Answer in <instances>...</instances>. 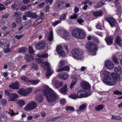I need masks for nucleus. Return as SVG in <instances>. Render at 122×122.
<instances>
[{
	"instance_id": "1",
	"label": "nucleus",
	"mask_w": 122,
	"mask_h": 122,
	"mask_svg": "<svg viewBox=\"0 0 122 122\" xmlns=\"http://www.w3.org/2000/svg\"><path fill=\"white\" fill-rule=\"evenodd\" d=\"M115 71L117 74L114 73L111 74L108 71H105L101 72V76L102 78L103 82L107 85L112 86L116 84L117 81L119 80L122 74L121 67L117 65H116Z\"/></svg>"
},
{
	"instance_id": "2",
	"label": "nucleus",
	"mask_w": 122,
	"mask_h": 122,
	"mask_svg": "<svg viewBox=\"0 0 122 122\" xmlns=\"http://www.w3.org/2000/svg\"><path fill=\"white\" fill-rule=\"evenodd\" d=\"M42 92L47 101L49 102H53L58 99L57 94L48 86L46 87L42 90Z\"/></svg>"
},
{
	"instance_id": "3",
	"label": "nucleus",
	"mask_w": 122,
	"mask_h": 122,
	"mask_svg": "<svg viewBox=\"0 0 122 122\" xmlns=\"http://www.w3.org/2000/svg\"><path fill=\"white\" fill-rule=\"evenodd\" d=\"M71 32L74 37L78 39H82L86 36L85 32L78 28H73Z\"/></svg>"
},
{
	"instance_id": "4",
	"label": "nucleus",
	"mask_w": 122,
	"mask_h": 122,
	"mask_svg": "<svg viewBox=\"0 0 122 122\" xmlns=\"http://www.w3.org/2000/svg\"><path fill=\"white\" fill-rule=\"evenodd\" d=\"M72 57L77 60H80L83 58L84 54L78 48L73 49L71 52Z\"/></svg>"
},
{
	"instance_id": "5",
	"label": "nucleus",
	"mask_w": 122,
	"mask_h": 122,
	"mask_svg": "<svg viewBox=\"0 0 122 122\" xmlns=\"http://www.w3.org/2000/svg\"><path fill=\"white\" fill-rule=\"evenodd\" d=\"M88 46L87 48L88 52L90 53L92 55H95L97 50L96 44L93 42H91L89 43Z\"/></svg>"
},
{
	"instance_id": "6",
	"label": "nucleus",
	"mask_w": 122,
	"mask_h": 122,
	"mask_svg": "<svg viewBox=\"0 0 122 122\" xmlns=\"http://www.w3.org/2000/svg\"><path fill=\"white\" fill-rule=\"evenodd\" d=\"M46 43L44 40H42L38 42L36 45V49L37 50H43L45 49Z\"/></svg>"
},
{
	"instance_id": "7",
	"label": "nucleus",
	"mask_w": 122,
	"mask_h": 122,
	"mask_svg": "<svg viewBox=\"0 0 122 122\" xmlns=\"http://www.w3.org/2000/svg\"><path fill=\"white\" fill-rule=\"evenodd\" d=\"M105 20L108 22L111 27H113L116 24L115 19L112 17H107Z\"/></svg>"
},
{
	"instance_id": "8",
	"label": "nucleus",
	"mask_w": 122,
	"mask_h": 122,
	"mask_svg": "<svg viewBox=\"0 0 122 122\" xmlns=\"http://www.w3.org/2000/svg\"><path fill=\"white\" fill-rule=\"evenodd\" d=\"M82 88L85 90L90 91L91 90V86L88 82L85 81H83L81 83Z\"/></svg>"
},
{
	"instance_id": "9",
	"label": "nucleus",
	"mask_w": 122,
	"mask_h": 122,
	"mask_svg": "<svg viewBox=\"0 0 122 122\" xmlns=\"http://www.w3.org/2000/svg\"><path fill=\"white\" fill-rule=\"evenodd\" d=\"M20 86L19 81H16L10 84L9 87L13 90L18 89L19 88Z\"/></svg>"
},
{
	"instance_id": "10",
	"label": "nucleus",
	"mask_w": 122,
	"mask_h": 122,
	"mask_svg": "<svg viewBox=\"0 0 122 122\" xmlns=\"http://www.w3.org/2000/svg\"><path fill=\"white\" fill-rule=\"evenodd\" d=\"M62 48L61 46H58L56 48V51L59 55L64 57L65 55V52L62 50Z\"/></svg>"
},
{
	"instance_id": "11",
	"label": "nucleus",
	"mask_w": 122,
	"mask_h": 122,
	"mask_svg": "<svg viewBox=\"0 0 122 122\" xmlns=\"http://www.w3.org/2000/svg\"><path fill=\"white\" fill-rule=\"evenodd\" d=\"M85 92L82 90H79L78 91L77 95V98H82L87 97L88 96L87 94H84Z\"/></svg>"
},
{
	"instance_id": "12",
	"label": "nucleus",
	"mask_w": 122,
	"mask_h": 122,
	"mask_svg": "<svg viewBox=\"0 0 122 122\" xmlns=\"http://www.w3.org/2000/svg\"><path fill=\"white\" fill-rule=\"evenodd\" d=\"M113 39L112 37L109 36L106 37L105 41L107 45L110 46L113 43Z\"/></svg>"
},
{
	"instance_id": "13",
	"label": "nucleus",
	"mask_w": 122,
	"mask_h": 122,
	"mask_svg": "<svg viewBox=\"0 0 122 122\" xmlns=\"http://www.w3.org/2000/svg\"><path fill=\"white\" fill-rule=\"evenodd\" d=\"M105 65L107 68L110 69H113L114 66L113 64L111 62V61H107L105 63Z\"/></svg>"
},
{
	"instance_id": "14",
	"label": "nucleus",
	"mask_w": 122,
	"mask_h": 122,
	"mask_svg": "<svg viewBox=\"0 0 122 122\" xmlns=\"http://www.w3.org/2000/svg\"><path fill=\"white\" fill-rule=\"evenodd\" d=\"M58 76L64 80L67 79L69 78V76L66 73H63L58 74Z\"/></svg>"
},
{
	"instance_id": "15",
	"label": "nucleus",
	"mask_w": 122,
	"mask_h": 122,
	"mask_svg": "<svg viewBox=\"0 0 122 122\" xmlns=\"http://www.w3.org/2000/svg\"><path fill=\"white\" fill-rule=\"evenodd\" d=\"M36 101L39 103H41L43 101L44 98L40 94H38L35 97Z\"/></svg>"
},
{
	"instance_id": "16",
	"label": "nucleus",
	"mask_w": 122,
	"mask_h": 122,
	"mask_svg": "<svg viewBox=\"0 0 122 122\" xmlns=\"http://www.w3.org/2000/svg\"><path fill=\"white\" fill-rule=\"evenodd\" d=\"M93 15L95 16H101L103 14V12L101 10L93 11L92 12Z\"/></svg>"
},
{
	"instance_id": "17",
	"label": "nucleus",
	"mask_w": 122,
	"mask_h": 122,
	"mask_svg": "<svg viewBox=\"0 0 122 122\" xmlns=\"http://www.w3.org/2000/svg\"><path fill=\"white\" fill-rule=\"evenodd\" d=\"M67 87V85H65L61 89L60 91L61 94L64 95L66 94L68 90Z\"/></svg>"
},
{
	"instance_id": "18",
	"label": "nucleus",
	"mask_w": 122,
	"mask_h": 122,
	"mask_svg": "<svg viewBox=\"0 0 122 122\" xmlns=\"http://www.w3.org/2000/svg\"><path fill=\"white\" fill-rule=\"evenodd\" d=\"M18 97V95L15 93H12L10 97L9 101H15L16 100V98Z\"/></svg>"
},
{
	"instance_id": "19",
	"label": "nucleus",
	"mask_w": 122,
	"mask_h": 122,
	"mask_svg": "<svg viewBox=\"0 0 122 122\" xmlns=\"http://www.w3.org/2000/svg\"><path fill=\"white\" fill-rule=\"evenodd\" d=\"M25 59L26 62H28L34 60V58L32 55L26 54L25 55Z\"/></svg>"
},
{
	"instance_id": "20",
	"label": "nucleus",
	"mask_w": 122,
	"mask_h": 122,
	"mask_svg": "<svg viewBox=\"0 0 122 122\" xmlns=\"http://www.w3.org/2000/svg\"><path fill=\"white\" fill-rule=\"evenodd\" d=\"M19 93L20 95L22 96H25L27 94L26 90L24 88H21L19 90Z\"/></svg>"
},
{
	"instance_id": "21",
	"label": "nucleus",
	"mask_w": 122,
	"mask_h": 122,
	"mask_svg": "<svg viewBox=\"0 0 122 122\" xmlns=\"http://www.w3.org/2000/svg\"><path fill=\"white\" fill-rule=\"evenodd\" d=\"M63 84V82H62L56 81L55 82L54 84L56 87L58 88L62 86Z\"/></svg>"
},
{
	"instance_id": "22",
	"label": "nucleus",
	"mask_w": 122,
	"mask_h": 122,
	"mask_svg": "<svg viewBox=\"0 0 122 122\" xmlns=\"http://www.w3.org/2000/svg\"><path fill=\"white\" fill-rule=\"evenodd\" d=\"M70 70L69 67L68 66H65L58 69L57 70L58 72L62 71H69Z\"/></svg>"
},
{
	"instance_id": "23",
	"label": "nucleus",
	"mask_w": 122,
	"mask_h": 122,
	"mask_svg": "<svg viewBox=\"0 0 122 122\" xmlns=\"http://www.w3.org/2000/svg\"><path fill=\"white\" fill-rule=\"evenodd\" d=\"M21 79L29 85L30 80L28 79L25 76H23L20 78Z\"/></svg>"
},
{
	"instance_id": "24",
	"label": "nucleus",
	"mask_w": 122,
	"mask_h": 122,
	"mask_svg": "<svg viewBox=\"0 0 122 122\" xmlns=\"http://www.w3.org/2000/svg\"><path fill=\"white\" fill-rule=\"evenodd\" d=\"M104 107V105L102 104H101L98 105L97 106L95 107V108L96 111H99L102 109Z\"/></svg>"
},
{
	"instance_id": "25",
	"label": "nucleus",
	"mask_w": 122,
	"mask_h": 122,
	"mask_svg": "<svg viewBox=\"0 0 122 122\" xmlns=\"http://www.w3.org/2000/svg\"><path fill=\"white\" fill-rule=\"evenodd\" d=\"M122 41V39L121 36L119 35L117 36L115 39V42L117 44H119V43Z\"/></svg>"
},
{
	"instance_id": "26",
	"label": "nucleus",
	"mask_w": 122,
	"mask_h": 122,
	"mask_svg": "<svg viewBox=\"0 0 122 122\" xmlns=\"http://www.w3.org/2000/svg\"><path fill=\"white\" fill-rule=\"evenodd\" d=\"M12 93H11L10 90L6 89L5 91V94L9 97H10Z\"/></svg>"
},
{
	"instance_id": "27",
	"label": "nucleus",
	"mask_w": 122,
	"mask_h": 122,
	"mask_svg": "<svg viewBox=\"0 0 122 122\" xmlns=\"http://www.w3.org/2000/svg\"><path fill=\"white\" fill-rule=\"evenodd\" d=\"M64 37L66 40H68L69 39L70 35L67 31H65L64 33Z\"/></svg>"
},
{
	"instance_id": "28",
	"label": "nucleus",
	"mask_w": 122,
	"mask_h": 122,
	"mask_svg": "<svg viewBox=\"0 0 122 122\" xmlns=\"http://www.w3.org/2000/svg\"><path fill=\"white\" fill-rule=\"evenodd\" d=\"M39 82V80H30L29 85L31 84L36 85Z\"/></svg>"
},
{
	"instance_id": "29",
	"label": "nucleus",
	"mask_w": 122,
	"mask_h": 122,
	"mask_svg": "<svg viewBox=\"0 0 122 122\" xmlns=\"http://www.w3.org/2000/svg\"><path fill=\"white\" fill-rule=\"evenodd\" d=\"M31 67L32 69L36 70H37L38 69V65L37 64L33 62L32 63Z\"/></svg>"
},
{
	"instance_id": "30",
	"label": "nucleus",
	"mask_w": 122,
	"mask_h": 122,
	"mask_svg": "<svg viewBox=\"0 0 122 122\" xmlns=\"http://www.w3.org/2000/svg\"><path fill=\"white\" fill-rule=\"evenodd\" d=\"M64 3L60 2L58 3L57 7H58L60 9H63L65 8V6L64 5Z\"/></svg>"
},
{
	"instance_id": "31",
	"label": "nucleus",
	"mask_w": 122,
	"mask_h": 122,
	"mask_svg": "<svg viewBox=\"0 0 122 122\" xmlns=\"http://www.w3.org/2000/svg\"><path fill=\"white\" fill-rule=\"evenodd\" d=\"M53 34L52 32H50L48 37V40L50 41H52L53 39Z\"/></svg>"
},
{
	"instance_id": "32",
	"label": "nucleus",
	"mask_w": 122,
	"mask_h": 122,
	"mask_svg": "<svg viewBox=\"0 0 122 122\" xmlns=\"http://www.w3.org/2000/svg\"><path fill=\"white\" fill-rule=\"evenodd\" d=\"M66 14H61L60 17V19L61 20H66Z\"/></svg>"
},
{
	"instance_id": "33",
	"label": "nucleus",
	"mask_w": 122,
	"mask_h": 122,
	"mask_svg": "<svg viewBox=\"0 0 122 122\" xmlns=\"http://www.w3.org/2000/svg\"><path fill=\"white\" fill-rule=\"evenodd\" d=\"M24 110H32L30 103L26 105L24 108Z\"/></svg>"
},
{
	"instance_id": "34",
	"label": "nucleus",
	"mask_w": 122,
	"mask_h": 122,
	"mask_svg": "<svg viewBox=\"0 0 122 122\" xmlns=\"http://www.w3.org/2000/svg\"><path fill=\"white\" fill-rule=\"evenodd\" d=\"M76 80L75 79H73L72 81L70 86V88L71 89H72L74 86L75 85L76 82Z\"/></svg>"
},
{
	"instance_id": "35",
	"label": "nucleus",
	"mask_w": 122,
	"mask_h": 122,
	"mask_svg": "<svg viewBox=\"0 0 122 122\" xmlns=\"http://www.w3.org/2000/svg\"><path fill=\"white\" fill-rule=\"evenodd\" d=\"M32 109H34L36 108L37 107L36 103L34 102H32L30 103Z\"/></svg>"
},
{
	"instance_id": "36",
	"label": "nucleus",
	"mask_w": 122,
	"mask_h": 122,
	"mask_svg": "<svg viewBox=\"0 0 122 122\" xmlns=\"http://www.w3.org/2000/svg\"><path fill=\"white\" fill-rule=\"evenodd\" d=\"M17 103L20 105L21 106H22L25 105V101L23 100H21L18 101L17 102Z\"/></svg>"
},
{
	"instance_id": "37",
	"label": "nucleus",
	"mask_w": 122,
	"mask_h": 122,
	"mask_svg": "<svg viewBox=\"0 0 122 122\" xmlns=\"http://www.w3.org/2000/svg\"><path fill=\"white\" fill-rule=\"evenodd\" d=\"M26 51V49L24 47L20 48L18 50V51L19 53H25Z\"/></svg>"
},
{
	"instance_id": "38",
	"label": "nucleus",
	"mask_w": 122,
	"mask_h": 122,
	"mask_svg": "<svg viewBox=\"0 0 122 122\" xmlns=\"http://www.w3.org/2000/svg\"><path fill=\"white\" fill-rule=\"evenodd\" d=\"M66 110L67 111L70 110L73 111H74V108L71 106H66Z\"/></svg>"
},
{
	"instance_id": "39",
	"label": "nucleus",
	"mask_w": 122,
	"mask_h": 122,
	"mask_svg": "<svg viewBox=\"0 0 122 122\" xmlns=\"http://www.w3.org/2000/svg\"><path fill=\"white\" fill-rule=\"evenodd\" d=\"M112 59L115 63L118 64L119 63V61L117 57L115 56H112Z\"/></svg>"
},
{
	"instance_id": "40",
	"label": "nucleus",
	"mask_w": 122,
	"mask_h": 122,
	"mask_svg": "<svg viewBox=\"0 0 122 122\" xmlns=\"http://www.w3.org/2000/svg\"><path fill=\"white\" fill-rule=\"evenodd\" d=\"M28 51L30 54H33L35 52L34 51L31 47L29 46V47Z\"/></svg>"
},
{
	"instance_id": "41",
	"label": "nucleus",
	"mask_w": 122,
	"mask_h": 122,
	"mask_svg": "<svg viewBox=\"0 0 122 122\" xmlns=\"http://www.w3.org/2000/svg\"><path fill=\"white\" fill-rule=\"evenodd\" d=\"M69 97L72 99H75L78 98L76 95L75 94H72L69 96Z\"/></svg>"
},
{
	"instance_id": "42",
	"label": "nucleus",
	"mask_w": 122,
	"mask_h": 122,
	"mask_svg": "<svg viewBox=\"0 0 122 122\" xmlns=\"http://www.w3.org/2000/svg\"><path fill=\"white\" fill-rule=\"evenodd\" d=\"M86 107V104L84 103L80 106L79 109V110L80 111L83 110Z\"/></svg>"
},
{
	"instance_id": "43",
	"label": "nucleus",
	"mask_w": 122,
	"mask_h": 122,
	"mask_svg": "<svg viewBox=\"0 0 122 122\" xmlns=\"http://www.w3.org/2000/svg\"><path fill=\"white\" fill-rule=\"evenodd\" d=\"M113 94L117 95H122V92L118 90H116L114 91Z\"/></svg>"
},
{
	"instance_id": "44",
	"label": "nucleus",
	"mask_w": 122,
	"mask_h": 122,
	"mask_svg": "<svg viewBox=\"0 0 122 122\" xmlns=\"http://www.w3.org/2000/svg\"><path fill=\"white\" fill-rule=\"evenodd\" d=\"M92 40L93 41L99 43V42L98 38L96 36H93L92 37Z\"/></svg>"
},
{
	"instance_id": "45",
	"label": "nucleus",
	"mask_w": 122,
	"mask_h": 122,
	"mask_svg": "<svg viewBox=\"0 0 122 122\" xmlns=\"http://www.w3.org/2000/svg\"><path fill=\"white\" fill-rule=\"evenodd\" d=\"M77 15L76 13H74L72 15H71L70 18L71 19H74L77 18Z\"/></svg>"
},
{
	"instance_id": "46",
	"label": "nucleus",
	"mask_w": 122,
	"mask_h": 122,
	"mask_svg": "<svg viewBox=\"0 0 122 122\" xmlns=\"http://www.w3.org/2000/svg\"><path fill=\"white\" fill-rule=\"evenodd\" d=\"M22 14V13L19 12H15L13 15V16L17 17L18 15H20Z\"/></svg>"
},
{
	"instance_id": "47",
	"label": "nucleus",
	"mask_w": 122,
	"mask_h": 122,
	"mask_svg": "<svg viewBox=\"0 0 122 122\" xmlns=\"http://www.w3.org/2000/svg\"><path fill=\"white\" fill-rule=\"evenodd\" d=\"M1 103L3 106L6 105L7 102V101L5 99H2L1 101Z\"/></svg>"
},
{
	"instance_id": "48",
	"label": "nucleus",
	"mask_w": 122,
	"mask_h": 122,
	"mask_svg": "<svg viewBox=\"0 0 122 122\" xmlns=\"http://www.w3.org/2000/svg\"><path fill=\"white\" fill-rule=\"evenodd\" d=\"M11 51L10 49V48H6L4 49L3 51L5 53H7L10 52Z\"/></svg>"
},
{
	"instance_id": "49",
	"label": "nucleus",
	"mask_w": 122,
	"mask_h": 122,
	"mask_svg": "<svg viewBox=\"0 0 122 122\" xmlns=\"http://www.w3.org/2000/svg\"><path fill=\"white\" fill-rule=\"evenodd\" d=\"M6 117L4 115L1 116L0 118V120L1 122L5 121L6 120Z\"/></svg>"
},
{
	"instance_id": "50",
	"label": "nucleus",
	"mask_w": 122,
	"mask_h": 122,
	"mask_svg": "<svg viewBox=\"0 0 122 122\" xmlns=\"http://www.w3.org/2000/svg\"><path fill=\"white\" fill-rule=\"evenodd\" d=\"M48 56V54L47 53H46L44 54H43L41 55L38 56L39 57L46 58Z\"/></svg>"
},
{
	"instance_id": "51",
	"label": "nucleus",
	"mask_w": 122,
	"mask_h": 122,
	"mask_svg": "<svg viewBox=\"0 0 122 122\" xmlns=\"http://www.w3.org/2000/svg\"><path fill=\"white\" fill-rule=\"evenodd\" d=\"M61 21L59 20L56 21H55L52 24V25L53 26H55L59 23H61Z\"/></svg>"
},
{
	"instance_id": "52",
	"label": "nucleus",
	"mask_w": 122,
	"mask_h": 122,
	"mask_svg": "<svg viewBox=\"0 0 122 122\" xmlns=\"http://www.w3.org/2000/svg\"><path fill=\"white\" fill-rule=\"evenodd\" d=\"M21 17L19 16L16 19V22L17 23L19 24L21 22Z\"/></svg>"
},
{
	"instance_id": "53",
	"label": "nucleus",
	"mask_w": 122,
	"mask_h": 122,
	"mask_svg": "<svg viewBox=\"0 0 122 122\" xmlns=\"http://www.w3.org/2000/svg\"><path fill=\"white\" fill-rule=\"evenodd\" d=\"M32 13L30 11L27 12L25 13V14L27 17L31 18Z\"/></svg>"
},
{
	"instance_id": "54",
	"label": "nucleus",
	"mask_w": 122,
	"mask_h": 122,
	"mask_svg": "<svg viewBox=\"0 0 122 122\" xmlns=\"http://www.w3.org/2000/svg\"><path fill=\"white\" fill-rule=\"evenodd\" d=\"M8 113L9 114H10L11 116L15 115V113L12 110L10 109Z\"/></svg>"
},
{
	"instance_id": "55",
	"label": "nucleus",
	"mask_w": 122,
	"mask_h": 122,
	"mask_svg": "<svg viewBox=\"0 0 122 122\" xmlns=\"http://www.w3.org/2000/svg\"><path fill=\"white\" fill-rule=\"evenodd\" d=\"M35 61L38 64H40L42 62V60L39 58H36L35 59Z\"/></svg>"
},
{
	"instance_id": "56",
	"label": "nucleus",
	"mask_w": 122,
	"mask_h": 122,
	"mask_svg": "<svg viewBox=\"0 0 122 122\" xmlns=\"http://www.w3.org/2000/svg\"><path fill=\"white\" fill-rule=\"evenodd\" d=\"M95 33L96 34L98 35L101 37H102L103 36L102 33L101 32H100L99 31H96L95 32Z\"/></svg>"
},
{
	"instance_id": "57",
	"label": "nucleus",
	"mask_w": 122,
	"mask_h": 122,
	"mask_svg": "<svg viewBox=\"0 0 122 122\" xmlns=\"http://www.w3.org/2000/svg\"><path fill=\"white\" fill-rule=\"evenodd\" d=\"M121 30L119 28V26L116 27V28L115 30V31L114 32L115 33H117L119 32Z\"/></svg>"
},
{
	"instance_id": "58",
	"label": "nucleus",
	"mask_w": 122,
	"mask_h": 122,
	"mask_svg": "<svg viewBox=\"0 0 122 122\" xmlns=\"http://www.w3.org/2000/svg\"><path fill=\"white\" fill-rule=\"evenodd\" d=\"M42 21V20L41 18H39L35 21V22L37 23V24H38L40 23Z\"/></svg>"
},
{
	"instance_id": "59",
	"label": "nucleus",
	"mask_w": 122,
	"mask_h": 122,
	"mask_svg": "<svg viewBox=\"0 0 122 122\" xmlns=\"http://www.w3.org/2000/svg\"><path fill=\"white\" fill-rule=\"evenodd\" d=\"M65 62L64 61H61L60 63L59 66L60 67L63 66L65 64Z\"/></svg>"
},
{
	"instance_id": "60",
	"label": "nucleus",
	"mask_w": 122,
	"mask_h": 122,
	"mask_svg": "<svg viewBox=\"0 0 122 122\" xmlns=\"http://www.w3.org/2000/svg\"><path fill=\"white\" fill-rule=\"evenodd\" d=\"M26 90V92L27 93V94H29L32 91V89L31 88H28Z\"/></svg>"
},
{
	"instance_id": "61",
	"label": "nucleus",
	"mask_w": 122,
	"mask_h": 122,
	"mask_svg": "<svg viewBox=\"0 0 122 122\" xmlns=\"http://www.w3.org/2000/svg\"><path fill=\"white\" fill-rule=\"evenodd\" d=\"M37 17V15L36 13H32L31 18H32L33 19H35Z\"/></svg>"
},
{
	"instance_id": "62",
	"label": "nucleus",
	"mask_w": 122,
	"mask_h": 122,
	"mask_svg": "<svg viewBox=\"0 0 122 122\" xmlns=\"http://www.w3.org/2000/svg\"><path fill=\"white\" fill-rule=\"evenodd\" d=\"M9 15L8 14H5L3 15L2 16V18L3 19L7 18Z\"/></svg>"
},
{
	"instance_id": "63",
	"label": "nucleus",
	"mask_w": 122,
	"mask_h": 122,
	"mask_svg": "<svg viewBox=\"0 0 122 122\" xmlns=\"http://www.w3.org/2000/svg\"><path fill=\"white\" fill-rule=\"evenodd\" d=\"M45 3L44 2H43L42 3L38 4L37 5L38 6H39L40 8H42L44 6Z\"/></svg>"
},
{
	"instance_id": "64",
	"label": "nucleus",
	"mask_w": 122,
	"mask_h": 122,
	"mask_svg": "<svg viewBox=\"0 0 122 122\" xmlns=\"http://www.w3.org/2000/svg\"><path fill=\"white\" fill-rule=\"evenodd\" d=\"M27 9V7L25 5H22L20 9L21 10L24 11Z\"/></svg>"
}]
</instances>
